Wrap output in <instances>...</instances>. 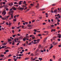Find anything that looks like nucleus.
Returning <instances> with one entry per match:
<instances>
[{
    "label": "nucleus",
    "mask_w": 61,
    "mask_h": 61,
    "mask_svg": "<svg viewBox=\"0 0 61 61\" xmlns=\"http://www.w3.org/2000/svg\"><path fill=\"white\" fill-rule=\"evenodd\" d=\"M51 20L52 21V22H53V19H52Z\"/></svg>",
    "instance_id": "nucleus-56"
},
{
    "label": "nucleus",
    "mask_w": 61,
    "mask_h": 61,
    "mask_svg": "<svg viewBox=\"0 0 61 61\" xmlns=\"http://www.w3.org/2000/svg\"><path fill=\"white\" fill-rule=\"evenodd\" d=\"M56 31V30L54 29H52L51 30V32H52L53 31Z\"/></svg>",
    "instance_id": "nucleus-10"
},
{
    "label": "nucleus",
    "mask_w": 61,
    "mask_h": 61,
    "mask_svg": "<svg viewBox=\"0 0 61 61\" xmlns=\"http://www.w3.org/2000/svg\"><path fill=\"white\" fill-rule=\"evenodd\" d=\"M2 20H5V18H4L3 17L2 18Z\"/></svg>",
    "instance_id": "nucleus-25"
},
{
    "label": "nucleus",
    "mask_w": 61,
    "mask_h": 61,
    "mask_svg": "<svg viewBox=\"0 0 61 61\" xmlns=\"http://www.w3.org/2000/svg\"><path fill=\"white\" fill-rule=\"evenodd\" d=\"M22 37H20L19 38V40L20 39H22Z\"/></svg>",
    "instance_id": "nucleus-32"
},
{
    "label": "nucleus",
    "mask_w": 61,
    "mask_h": 61,
    "mask_svg": "<svg viewBox=\"0 0 61 61\" xmlns=\"http://www.w3.org/2000/svg\"><path fill=\"white\" fill-rule=\"evenodd\" d=\"M6 7V5H5H5H4L3 6H1L0 7V8H3V7Z\"/></svg>",
    "instance_id": "nucleus-9"
},
{
    "label": "nucleus",
    "mask_w": 61,
    "mask_h": 61,
    "mask_svg": "<svg viewBox=\"0 0 61 61\" xmlns=\"http://www.w3.org/2000/svg\"><path fill=\"white\" fill-rule=\"evenodd\" d=\"M16 36V35H13L12 37H13L14 38L15 37V36Z\"/></svg>",
    "instance_id": "nucleus-21"
},
{
    "label": "nucleus",
    "mask_w": 61,
    "mask_h": 61,
    "mask_svg": "<svg viewBox=\"0 0 61 61\" xmlns=\"http://www.w3.org/2000/svg\"><path fill=\"white\" fill-rule=\"evenodd\" d=\"M45 9L44 8L41 9L39 10L40 11H43L45 10Z\"/></svg>",
    "instance_id": "nucleus-4"
},
{
    "label": "nucleus",
    "mask_w": 61,
    "mask_h": 61,
    "mask_svg": "<svg viewBox=\"0 0 61 61\" xmlns=\"http://www.w3.org/2000/svg\"><path fill=\"white\" fill-rule=\"evenodd\" d=\"M8 5H9L10 6H11L12 5H13V3H8Z\"/></svg>",
    "instance_id": "nucleus-5"
},
{
    "label": "nucleus",
    "mask_w": 61,
    "mask_h": 61,
    "mask_svg": "<svg viewBox=\"0 0 61 61\" xmlns=\"http://www.w3.org/2000/svg\"><path fill=\"white\" fill-rule=\"evenodd\" d=\"M61 61V58H60L59 59V61Z\"/></svg>",
    "instance_id": "nucleus-64"
},
{
    "label": "nucleus",
    "mask_w": 61,
    "mask_h": 61,
    "mask_svg": "<svg viewBox=\"0 0 61 61\" xmlns=\"http://www.w3.org/2000/svg\"><path fill=\"white\" fill-rule=\"evenodd\" d=\"M40 41V39H38L37 40V42H38L39 41Z\"/></svg>",
    "instance_id": "nucleus-28"
},
{
    "label": "nucleus",
    "mask_w": 61,
    "mask_h": 61,
    "mask_svg": "<svg viewBox=\"0 0 61 61\" xmlns=\"http://www.w3.org/2000/svg\"><path fill=\"white\" fill-rule=\"evenodd\" d=\"M31 42V43H32L33 44H34V41H32V42Z\"/></svg>",
    "instance_id": "nucleus-53"
},
{
    "label": "nucleus",
    "mask_w": 61,
    "mask_h": 61,
    "mask_svg": "<svg viewBox=\"0 0 61 61\" xmlns=\"http://www.w3.org/2000/svg\"><path fill=\"white\" fill-rule=\"evenodd\" d=\"M9 17H10V16H9V15L8 16H6V17H7V18H8Z\"/></svg>",
    "instance_id": "nucleus-51"
},
{
    "label": "nucleus",
    "mask_w": 61,
    "mask_h": 61,
    "mask_svg": "<svg viewBox=\"0 0 61 61\" xmlns=\"http://www.w3.org/2000/svg\"><path fill=\"white\" fill-rule=\"evenodd\" d=\"M24 9V8H23L21 7H20V10H23Z\"/></svg>",
    "instance_id": "nucleus-15"
},
{
    "label": "nucleus",
    "mask_w": 61,
    "mask_h": 61,
    "mask_svg": "<svg viewBox=\"0 0 61 61\" xmlns=\"http://www.w3.org/2000/svg\"><path fill=\"white\" fill-rule=\"evenodd\" d=\"M21 27V26H20L18 27H17V28L19 29L20 28V27Z\"/></svg>",
    "instance_id": "nucleus-38"
},
{
    "label": "nucleus",
    "mask_w": 61,
    "mask_h": 61,
    "mask_svg": "<svg viewBox=\"0 0 61 61\" xmlns=\"http://www.w3.org/2000/svg\"><path fill=\"white\" fill-rule=\"evenodd\" d=\"M16 18L15 19H13V21H16Z\"/></svg>",
    "instance_id": "nucleus-34"
},
{
    "label": "nucleus",
    "mask_w": 61,
    "mask_h": 61,
    "mask_svg": "<svg viewBox=\"0 0 61 61\" xmlns=\"http://www.w3.org/2000/svg\"><path fill=\"white\" fill-rule=\"evenodd\" d=\"M57 11V9L56 10H54V13L56 12Z\"/></svg>",
    "instance_id": "nucleus-22"
},
{
    "label": "nucleus",
    "mask_w": 61,
    "mask_h": 61,
    "mask_svg": "<svg viewBox=\"0 0 61 61\" xmlns=\"http://www.w3.org/2000/svg\"><path fill=\"white\" fill-rule=\"evenodd\" d=\"M1 55V57H3L4 56V55H3V54H1V55Z\"/></svg>",
    "instance_id": "nucleus-24"
},
{
    "label": "nucleus",
    "mask_w": 61,
    "mask_h": 61,
    "mask_svg": "<svg viewBox=\"0 0 61 61\" xmlns=\"http://www.w3.org/2000/svg\"><path fill=\"white\" fill-rule=\"evenodd\" d=\"M31 56H34V55H33V54L32 53V54H31Z\"/></svg>",
    "instance_id": "nucleus-61"
},
{
    "label": "nucleus",
    "mask_w": 61,
    "mask_h": 61,
    "mask_svg": "<svg viewBox=\"0 0 61 61\" xmlns=\"http://www.w3.org/2000/svg\"><path fill=\"white\" fill-rule=\"evenodd\" d=\"M12 25L11 23H9V24L8 25Z\"/></svg>",
    "instance_id": "nucleus-52"
},
{
    "label": "nucleus",
    "mask_w": 61,
    "mask_h": 61,
    "mask_svg": "<svg viewBox=\"0 0 61 61\" xmlns=\"http://www.w3.org/2000/svg\"><path fill=\"white\" fill-rule=\"evenodd\" d=\"M28 26L29 27H32V26L30 24H29L28 25Z\"/></svg>",
    "instance_id": "nucleus-16"
},
{
    "label": "nucleus",
    "mask_w": 61,
    "mask_h": 61,
    "mask_svg": "<svg viewBox=\"0 0 61 61\" xmlns=\"http://www.w3.org/2000/svg\"><path fill=\"white\" fill-rule=\"evenodd\" d=\"M5 51V52H9V51L8 50H7Z\"/></svg>",
    "instance_id": "nucleus-31"
},
{
    "label": "nucleus",
    "mask_w": 61,
    "mask_h": 61,
    "mask_svg": "<svg viewBox=\"0 0 61 61\" xmlns=\"http://www.w3.org/2000/svg\"><path fill=\"white\" fill-rule=\"evenodd\" d=\"M57 44V43L56 42L54 43V44H53V45H56Z\"/></svg>",
    "instance_id": "nucleus-37"
},
{
    "label": "nucleus",
    "mask_w": 61,
    "mask_h": 61,
    "mask_svg": "<svg viewBox=\"0 0 61 61\" xmlns=\"http://www.w3.org/2000/svg\"><path fill=\"white\" fill-rule=\"evenodd\" d=\"M5 9H6V11L8 10V8H6Z\"/></svg>",
    "instance_id": "nucleus-54"
},
{
    "label": "nucleus",
    "mask_w": 61,
    "mask_h": 61,
    "mask_svg": "<svg viewBox=\"0 0 61 61\" xmlns=\"http://www.w3.org/2000/svg\"><path fill=\"white\" fill-rule=\"evenodd\" d=\"M34 31L35 32H36L37 30H36L35 29V30H34Z\"/></svg>",
    "instance_id": "nucleus-60"
},
{
    "label": "nucleus",
    "mask_w": 61,
    "mask_h": 61,
    "mask_svg": "<svg viewBox=\"0 0 61 61\" xmlns=\"http://www.w3.org/2000/svg\"><path fill=\"white\" fill-rule=\"evenodd\" d=\"M12 29H14L15 28L13 26L12 27Z\"/></svg>",
    "instance_id": "nucleus-39"
},
{
    "label": "nucleus",
    "mask_w": 61,
    "mask_h": 61,
    "mask_svg": "<svg viewBox=\"0 0 61 61\" xmlns=\"http://www.w3.org/2000/svg\"><path fill=\"white\" fill-rule=\"evenodd\" d=\"M15 16H16V17H18L19 16V15H16Z\"/></svg>",
    "instance_id": "nucleus-59"
},
{
    "label": "nucleus",
    "mask_w": 61,
    "mask_h": 61,
    "mask_svg": "<svg viewBox=\"0 0 61 61\" xmlns=\"http://www.w3.org/2000/svg\"><path fill=\"white\" fill-rule=\"evenodd\" d=\"M47 38H45L43 40L44 42H45V41H46L47 39Z\"/></svg>",
    "instance_id": "nucleus-14"
},
{
    "label": "nucleus",
    "mask_w": 61,
    "mask_h": 61,
    "mask_svg": "<svg viewBox=\"0 0 61 61\" xmlns=\"http://www.w3.org/2000/svg\"><path fill=\"white\" fill-rule=\"evenodd\" d=\"M55 19L56 20H58L59 19H58V17H56L55 18Z\"/></svg>",
    "instance_id": "nucleus-35"
},
{
    "label": "nucleus",
    "mask_w": 61,
    "mask_h": 61,
    "mask_svg": "<svg viewBox=\"0 0 61 61\" xmlns=\"http://www.w3.org/2000/svg\"><path fill=\"white\" fill-rule=\"evenodd\" d=\"M26 7V6H25V5H23V7Z\"/></svg>",
    "instance_id": "nucleus-50"
},
{
    "label": "nucleus",
    "mask_w": 61,
    "mask_h": 61,
    "mask_svg": "<svg viewBox=\"0 0 61 61\" xmlns=\"http://www.w3.org/2000/svg\"><path fill=\"white\" fill-rule=\"evenodd\" d=\"M41 35L40 34H39L38 35V36H41Z\"/></svg>",
    "instance_id": "nucleus-46"
},
{
    "label": "nucleus",
    "mask_w": 61,
    "mask_h": 61,
    "mask_svg": "<svg viewBox=\"0 0 61 61\" xmlns=\"http://www.w3.org/2000/svg\"><path fill=\"white\" fill-rule=\"evenodd\" d=\"M57 21H58V22H59L60 21V20H57Z\"/></svg>",
    "instance_id": "nucleus-58"
},
{
    "label": "nucleus",
    "mask_w": 61,
    "mask_h": 61,
    "mask_svg": "<svg viewBox=\"0 0 61 61\" xmlns=\"http://www.w3.org/2000/svg\"><path fill=\"white\" fill-rule=\"evenodd\" d=\"M39 60H40V61H41L42 60V59L41 58H39Z\"/></svg>",
    "instance_id": "nucleus-18"
},
{
    "label": "nucleus",
    "mask_w": 61,
    "mask_h": 61,
    "mask_svg": "<svg viewBox=\"0 0 61 61\" xmlns=\"http://www.w3.org/2000/svg\"><path fill=\"white\" fill-rule=\"evenodd\" d=\"M50 12H51V13H54V12L53 11L51 10L50 11Z\"/></svg>",
    "instance_id": "nucleus-27"
},
{
    "label": "nucleus",
    "mask_w": 61,
    "mask_h": 61,
    "mask_svg": "<svg viewBox=\"0 0 61 61\" xmlns=\"http://www.w3.org/2000/svg\"><path fill=\"white\" fill-rule=\"evenodd\" d=\"M30 5L31 6H33V4H30Z\"/></svg>",
    "instance_id": "nucleus-62"
},
{
    "label": "nucleus",
    "mask_w": 61,
    "mask_h": 61,
    "mask_svg": "<svg viewBox=\"0 0 61 61\" xmlns=\"http://www.w3.org/2000/svg\"><path fill=\"white\" fill-rule=\"evenodd\" d=\"M39 4L37 3V5H36V7L37 8V9H38V8H39Z\"/></svg>",
    "instance_id": "nucleus-2"
},
{
    "label": "nucleus",
    "mask_w": 61,
    "mask_h": 61,
    "mask_svg": "<svg viewBox=\"0 0 61 61\" xmlns=\"http://www.w3.org/2000/svg\"><path fill=\"white\" fill-rule=\"evenodd\" d=\"M31 44H32V43H31V42H30L28 44H27V45H31Z\"/></svg>",
    "instance_id": "nucleus-17"
},
{
    "label": "nucleus",
    "mask_w": 61,
    "mask_h": 61,
    "mask_svg": "<svg viewBox=\"0 0 61 61\" xmlns=\"http://www.w3.org/2000/svg\"><path fill=\"white\" fill-rule=\"evenodd\" d=\"M5 48L4 46H2V47H1V46H0V49H2V48Z\"/></svg>",
    "instance_id": "nucleus-20"
},
{
    "label": "nucleus",
    "mask_w": 61,
    "mask_h": 61,
    "mask_svg": "<svg viewBox=\"0 0 61 61\" xmlns=\"http://www.w3.org/2000/svg\"><path fill=\"white\" fill-rule=\"evenodd\" d=\"M2 3H3L2 2H1L0 3V4L1 5H2Z\"/></svg>",
    "instance_id": "nucleus-57"
},
{
    "label": "nucleus",
    "mask_w": 61,
    "mask_h": 61,
    "mask_svg": "<svg viewBox=\"0 0 61 61\" xmlns=\"http://www.w3.org/2000/svg\"><path fill=\"white\" fill-rule=\"evenodd\" d=\"M4 18H5V20L8 19H7V18L6 17V16H5Z\"/></svg>",
    "instance_id": "nucleus-26"
},
{
    "label": "nucleus",
    "mask_w": 61,
    "mask_h": 61,
    "mask_svg": "<svg viewBox=\"0 0 61 61\" xmlns=\"http://www.w3.org/2000/svg\"><path fill=\"white\" fill-rule=\"evenodd\" d=\"M19 5H21L22 4V3L21 2H19Z\"/></svg>",
    "instance_id": "nucleus-55"
},
{
    "label": "nucleus",
    "mask_w": 61,
    "mask_h": 61,
    "mask_svg": "<svg viewBox=\"0 0 61 61\" xmlns=\"http://www.w3.org/2000/svg\"><path fill=\"white\" fill-rule=\"evenodd\" d=\"M15 47L14 46H12V48H14V47Z\"/></svg>",
    "instance_id": "nucleus-63"
},
{
    "label": "nucleus",
    "mask_w": 61,
    "mask_h": 61,
    "mask_svg": "<svg viewBox=\"0 0 61 61\" xmlns=\"http://www.w3.org/2000/svg\"><path fill=\"white\" fill-rule=\"evenodd\" d=\"M58 36H58V37L59 38H60L61 37V35L60 34H58Z\"/></svg>",
    "instance_id": "nucleus-7"
},
{
    "label": "nucleus",
    "mask_w": 61,
    "mask_h": 61,
    "mask_svg": "<svg viewBox=\"0 0 61 61\" xmlns=\"http://www.w3.org/2000/svg\"><path fill=\"white\" fill-rule=\"evenodd\" d=\"M3 4H4V5H5V2H3Z\"/></svg>",
    "instance_id": "nucleus-47"
},
{
    "label": "nucleus",
    "mask_w": 61,
    "mask_h": 61,
    "mask_svg": "<svg viewBox=\"0 0 61 61\" xmlns=\"http://www.w3.org/2000/svg\"><path fill=\"white\" fill-rule=\"evenodd\" d=\"M12 9L14 10H16V8H15V7H13L12 8Z\"/></svg>",
    "instance_id": "nucleus-6"
},
{
    "label": "nucleus",
    "mask_w": 61,
    "mask_h": 61,
    "mask_svg": "<svg viewBox=\"0 0 61 61\" xmlns=\"http://www.w3.org/2000/svg\"><path fill=\"white\" fill-rule=\"evenodd\" d=\"M26 38H24L23 39V41H26Z\"/></svg>",
    "instance_id": "nucleus-19"
},
{
    "label": "nucleus",
    "mask_w": 61,
    "mask_h": 61,
    "mask_svg": "<svg viewBox=\"0 0 61 61\" xmlns=\"http://www.w3.org/2000/svg\"><path fill=\"white\" fill-rule=\"evenodd\" d=\"M53 47V46H51V47H50V49H51Z\"/></svg>",
    "instance_id": "nucleus-23"
},
{
    "label": "nucleus",
    "mask_w": 61,
    "mask_h": 61,
    "mask_svg": "<svg viewBox=\"0 0 61 61\" xmlns=\"http://www.w3.org/2000/svg\"><path fill=\"white\" fill-rule=\"evenodd\" d=\"M29 10H30V9H28L26 11V12L28 11Z\"/></svg>",
    "instance_id": "nucleus-48"
},
{
    "label": "nucleus",
    "mask_w": 61,
    "mask_h": 61,
    "mask_svg": "<svg viewBox=\"0 0 61 61\" xmlns=\"http://www.w3.org/2000/svg\"><path fill=\"white\" fill-rule=\"evenodd\" d=\"M12 56V55L11 54H10V55H8V57H10V56Z\"/></svg>",
    "instance_id": "nucleus-30"
},
{
    "label": "nucleus",
    "mask_w": 61,
    "mask_h": 61,
    "mask_svg": "<svg viewBox=\"0 0 61 61\" xmlns=\"http://www.w3.org/2000/svg\"><path fill=\"white\" fill-rule=\"evenodd\" d=\"M11 59H8V61H11Z\"/></svg>",
    "instance_id": "nucleus-40"
},
{
    "label": "nucleus",
    "mask_w": 61,
    "mask_h": 61,
    "mask_svg": "<svg viewBox=\"0 0 61 61\" xmlns=\"http://www.w3.org/2000/svg\"><path fill=\"white\" fill-rule=\"evenodd\" d=\"M58 41H61V40L60 39H57Z\"/></svg>",
    "instance_id": "nucleus-44"
},
{
    "label": "nucleus",
    "mask_w": 61,
    "mask_h": 61,
    "mask_svg": "<svg viewBox=\"0 0 61 61\" xmlns=\"http://www.w3.org/2000/svg\"><path fill=\"white\" fill-rule=\"evenodd\" d=\"M31 61H34L35 60V59H33V57H31Z\"/></svg>",
    "instance_id": "nucleus-8"
},
{
    "label": "nucleus",
    "mask_w": 61,
    "mask_h": 61,
    "mask_svg": "<svg viewBox=\"0 0 61 61\" xmlns=\"http://www.w3.org/2000/svg\"><path fill=\"white\" fill-rule=\"evenodd\" d=\"M14 4L17 5L18 4V3H16V2H14Z\"/></svg>",
    "instance_id": "nucleus-33"
},
{
    "label": "nucleus",
    "mask_w": 61,
    "mask_h": 61,
    "mask_svg": "<svg viewBox=\"0 0 61 61\" xmlns=\"http://www.w3.org/2000/svg\"><path fill=\"white\" fill-rule=\"evenodd\" d=\"M29 59V58H26L25 59V60H28Z\"/></svg>",
    "instance_id": "nucleus-36"
},
{
    "label": "nucleus",
    "mask_w": 61,
    "mask_h": 61,
    "mask_svg": "<svg viewBox=\"0 0 61 61\" xmlns=\"http://www.w3.org/2000/svg\"><path fill=\"white\" fill-rule=\"evenodd\" d=\"M5 11H6L5 10L2 13V14L3 15H5V14H6V13L5 12Z\"/></svg>",
    "instance_id": "nucleus-1"
},
{
    "label": "nucleus",
    "mask_w": 61,
    "mask_h": 61,
    "mask_svg": "<svg viewBox=\"0 0 61 61\" xmlns=\"http://www.w3.org/2000/svg\"><path fill=\"white\" fill-rule=\"evenodd\" d=\"M24 3L23 2V4H26V2L25 1H24Z\"/></svg>",
    "instance_id": "nucleus-29"
},
{
    "label": "nucleus",
    "mask_w": 61,
    "mask_h": 61,
    "mask_svg": "<svg viewBox=\"0 0 61 61\" xmlns=\"http://www.w3.org/2000/svg\"><path fill=\"white\" fill-rule=\"evenodd\" d=\"M8 42H9V41H11V39H8Z\"/></svg>",
    "instance_id": "nucleus-12"
},
{
    "label": "nucleus",
    "mask_w": 61,
    "mask_h": 61,
    "mask_svg": "<svg viewBox=\"0 0 61 61\" xmlns=\"http://www.w3.org/2000/svg\"><path fill=\"white\" fill-rule=\"evenodd\" d=\"M16 56H19V54H16Z\"/></svg>",
    "instance_id": "nucleus-43"
},
{
    "label": "nucleus",
    "mask_w": 61,
    "mask_h": 61,
    "mask_svg": "<svg viewBox=\"0 0 61 61\" xmlns=\"http://www.w3.org/2000/svg\"><path fill=\"white\" fill-rule=\"evenodd\" d=\"M10 15H11V18H12V19L13 18V14H11Z\"/></svg>",
    "instance_id": "nucleus-11"
},
{
    "label": "nucleus",
    "mask_w": 61,
    "mask_h": 61,
    "mask_svg": "<svg viewBox=\"0 0 61 61\" xmlns=\"http://www.w3.org/2000/svg\"><path fill=\"white\" fill-rule=\"evenodd\" d=\"M39 51V49H37V50H36V52H37L38 51Z\"/></svg>",
    "instance_id": "nucleus-49"
},
{
    "label": "nucleus",
    "mask_w": 61,
    "mask_h": 61,
    "mask_svg": "<svg viewBox=\"0 0 61 61\" xmlns=\"http://www.w3.org/2000/svg\"><path fill=\"white\" fill-rule=\"evenodd\" d=\"M7 44V43H3L2 44L4 46H5L6 44Z\"/></svg>",
    "instance_id": "nucleus-13"
},
{
    "label": "nucleus",
    "mask_w": 61,
    "mask_h": 61,
    "mask_svg": "<svg viewBox=\"0 0 61 61\" xmlns=\"http://www.w3.org/2000/svg\"><path fill=\"white\" fill-rule=\"evenodd\" d=\"M13 12H14L13 10H12L11 11H10V12L9 13V15H10V14H11V13H13Z\"/></svg>",
    "instance_id": "nucleus-3"
},
{
    "label": "nucleus",
    "mask_w": 61,
    "mask_h": 61,
    "mask_svg": "<svg viewBox=\"0 0 61 61\" xmlns=\"http://www.w3.org/2000/svg\"><path fill=\"white\" fill-rule=\"evenodd\" d=\"M35 37H32V39L34 40V39H35Z\"/></svg>",
    "instance_id": "nucleus-45"
},
{
    "label": "nucleus",
    "mask_w": 61,
    "mask_h": 61,
    "mask_svg": "<svg viewBox=\"0 0 61 61\" xmlns=\"http://www.w3.org/2000/svg\"><path fill=\"white\" fill-rule=\"evenodd\" d=\"M56 5V4H52V5L53 6H55Z\"/></svg>",
    "instance_id": "nucleus-42"
},
{
    "label": "nucleus",
    "mask_w": 61,
    "mask_h": 61,
    "mask_svg": "<svg viewBox=\"0 0 61 61\" xmlns=\"http://www.w3.org/2000/svg\"><path fill=\"white\" fill-rule=\"evenodd\" d=\"M34 36V35H30V37H32V36Z\"/></svg>",
    "instance_id": "nucleus-41"
}]
</instances>
